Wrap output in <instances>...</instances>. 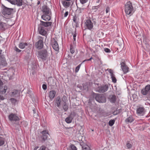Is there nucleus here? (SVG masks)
Returning <instances> with one entry per match:
<instances>
[{"instance_id":"obj_1","label":"nucleus","mask_w":150,"mask_h":150,"mask_svg":"<svg viewBox=\"0 0 150 150\" xmlns=\"http://www.w3.org/2000/svg\"><path fill=\"white\" fill-rule=\"evenodd\" d=\"M41 11L43 14L41 18L45 21H50L51 19L52 12L49 8L47 6L44 5L42 7Z\"/></svg>"},{"instance_id":"obj_2","label":"nucleus","mask_w":150,"mask_h":150,"mask_svg":"<svg viewBox=\"0 0 150 150\" xmlns=\"http://www.w3.org/2000/svg\"><path fill=\"white\" fill-rule=\"evenodd\" d=\"M125 11L126 14L132 15L134 12V11L130 1L127 2L125 5Z\"/></svg>"},{"instance_id":"obj_3","label":"nucleus","mask_w":150,"mask_h":150,"mask_svg":"<svg viewBox=\"0 0 150 150\" xmlns=\"http://www.w3.org/2000/svg\"><path fill=\"white\" fill-rule=\"evenodd\" d=\"M13 10V8H9L3 6L2 7V13L6 18H9L10 16H9L12 13Z\"/></svg>"},{"instance_id":"obj_4","label":"nucleus","mask_w":150,"mask_h":150,"mask_svg":"<svg viewBox=\"0 0 150 150\" xmlns=\"http://www.w3.org/2000/svg\"><path fill=\"white\" fill-rule=\"evenodd\" d=\"M95 99L100 103H105L106 101V98L103 94H96Z\"/></svg>"},{"instance_id":"obj_5","label":"nucleus","mask_w":150,"mask_h":150,"mask_svg":"<svg viewBox=\"0 0 150 150\" xmlns=\"http://www.w3.org/2000/svg\"><path fill=\"white\" fill-rule=\"evenodd\" d=\"M48 56L46 50H43L38 52V57L43 60H46Z\"/></svg>"},{"instance_id":"obj_6","label":"nucleus","mask_w":150,"mask_h":150,"mask_svg":"<svg viewBox=\"0 0 150 150\" xmlns=\"http://www.w3.org/2000/svg\"><path fill=\"white\" fill-rule=\"evenodd\" d=\"M109 88V86L108 84L102 85L97 88L96 91L100 93H104L107 91Z\"/></svg>"},{"instance_id":"obj_7","label":"nucleus","mask_w":150,"mask_h":150,"mask_svg":"<svg viewBox=\"0 0 150 150\" xmlns=\"http://www.w3.org/2000/svg\"><path fill=\"white\" fill-rule=\"evenodd\" d=\"M39 39L38 41L35 44V47L38 49H41L43 46V38L41 36H39L38 37Z\"/></svg>"},{"instance_id":"obj_8","label":"nucleus","mask_w":150,"mask_h":150,"mask_svg":"<svg viewBox=\"0 0 150 150\" xmlns=\"http://www.w3.org/2000/svg\"><path fill=\"white\" fill-rule=\"evenodd\" d=\"M19 47L21 49L24 48L27 49V50H25V51L27 53L30 51V48L29 47V45L26 42H20L19 45Z\"/></svg>"},{"instance_id":"obj_9","label":"nucleus","mask_w":150,"mask_h":150,"mask_svg":"<svg viewBox=\"0 0 150 150\" xmlns=\"http://www.w3.org/2000/svg\"><path fill=\"white\" fill-rule=\"evenodd\" d=\"M85 25L86 29L91 30L93 29V23L90 19H88L85 22Z\"/></svg>"},{"instance_id":"obj_10","label":"nucleus","mask_w":150,"mask_h":150,"mask_svg":"<svg viewBox=\"0 0 150 150\" xmlns=\"http://www.w3.org/2000/svg\"><path fill=\"white\" fill-rule=\"evenodd\" d=\"M8 118L9 120L11 121H19L20 120V118L16 114L14 113H11L9 115Z\"/></svg>"},{"instance_id":"obj_11","label":"nucleus","mask_w":150,"mask_h":150,"mask_svg":"<svg viewBox=\"0 0 150 150\" xmlns=\"http://www.w3.org/2000/svg\"><path fill=\"white\" fill-rule=\"evenodd\" d=\"M143 95L148 94L150 98V85L146 86L144 89H143L141 91Z\"/></svg>"},{"instance_id":"obj_12","label":"nucleus","mask_w":150,"mask_h":150,"mask_svg":"<svg viewBox=\"0 0 150 150\" xmlns=\"http://www.w3.org/2000/svg\"><path fill=\"white\" fill-rule=\"evenodd\" d=\"M51 45L54 50L57 51L59 50V47L58 43L54 38H53L52 40Z\"/></svg>"},{"instance_id":"obj_13","label":"nucleus","mask_w":150,"mask_h":150,"mask_svg":"<svg viewBox=\"0 0 150 150\" xmlns=\"http://www.w3.org/2000/svg\"><path fill=\"white\" fill-rule=\"evenodd\" d=\"M121 67L124 74H126L129 71V68L126 64L125 62H122L120 63Z\"/></svg>"},{"instance_id":"obj_14","label":"nucleus","mask_w":150,"mask_h":150,"mask_svg":"<svg viewBox=\"0 0 150 150\" xmlns=\"http://www.w3.org/2000/svg\"><path fill=\"white\" fill-rule=\"evenodd\" d=\"M46 28L44 27H42L39 25H38V29L39 33L43 35H45L47 32L46 31Z\"/></svg>"},{"instance_id":"obj_15","label":"nucleus","mask_w":150,"mask_h":150,"mask_svg":"<svg viewBox=\"0 0 150 150\" xmlns=\"http://www.w3.org/2000/svg\"><path fill=\"white\" fill-rule=\"evenodd\" d=\"M42 135L41 137L42 139V142H45L46 140L48 137V135L49 134L47 130H44L41 132Z\"/></svg>"},{"instance_id":"obj_16","label":"nucleus","mask_w":150,"mask_h":150,"mask_svg":"<svg viewBox=\"0 0 150 150\" xmlns=\"http://www.w3.org/2000/svg\"><path fill=\"white\" fill-rule=\"evenodd\" d=\"M44 22L43 21L40 20V23L39 25L42 27H44L45 28L49 27L51 26L52 25V22Z\"/></svg>"},{"instance_id":"obj_17","label":"nucleus","mask_w":150,"mask_h":150,"mask_svg":"<svg viewBox=\"0 0 150 150\" xmlns=\"http://www.w3.org/2000/svg\"><path fill=\"white\" fill-rule=\"evenodd\" d=\"M108 99L111 103H115L116 101L117 97L115 95H110L109 96Z\"/></svg>"},{"instance_id":"obj_18","label":"nucleus","mask_w":150,"mask_h":150,"mask_svg":"<svg viewBox=\"0 0 150 150\" xmlns=\"http://www.w3.org/2000/svg\"><path fill=\"white\" fill-rule=\"evenodd\" d=\"M144 108L143 107H139L137 110V113L141 116L143 115L144 114Z\"/></svg>"},{"instance_id":"obj_19","label":"nucleus","mask_w":150,"mask_h":150,"mask_svg":"<svg viewBox=\"0 0 150 150\" xmlns=\"http://www.w3.org/2000/svg\"><path fill=\"white\" fill-rule=\"evenodd\" d=\"M108 71L110 74L112 82L114 83H116L117 82V79L115 77V75L113 74L112 70L111 69H109Z\"/></svg>"},{"instance_id":"obj_20","label":"nucleus","mask_w":150,"mask_h":150,"mask_svg":"<svg viewBox=\"0 0 150 150\" xmlns=\"http://www.w3.org/2000/svg\"><path fill=\"white\" fill-rule=\"evenodd\" d=\"M80 145L81 146L82 150H90L89 147L83 142H81Z\"/></svg>"},{"instance_id":"obj_21","label":"nucleus","mask_w":150,"mask_h":150,"mask_svg":"<svg viewBox=\"0 0 150 150\" xmlns=\"http://www.w3.org/2000/svg\"><path fill=\"white\" fill-rule=\"evenodd\" d=\"M55 103L56 104L57 107H59L60 105L62 100L59 96L57 97L54 100Z\"/></svg>"},{"instance_id":"obj_22","label":"nucleus","mask_w":150,"mask_h":150,"mask_svg":"<svg viewBox=\"0 0 150 150\" xmlns=\"http://www.w3.org/2000/svg\"><path fill=\"white\" fill-rule=\"evenodd\" d=\"M7 89L8 87L6 86H5L4 87H0V93L2 94H3L5 93L6 92Z\"/></svg>"},{"instance_id":"obj_23","label":"nucleus","mask_w":150,"mask_h":150,"mask_svg":"<svg viewBox=\"0 0 150 150\" xmlns=\"http://www.w3.org/2000/svg\"><path fill=\"white\" fill-rule=\"evenodd\" d=\"M6 24L4 23L0 22V30L2 31L4 30L5 29L8 28Z\"/></svg>"},{"instance_id":"obj_24","label":"nucleus","mask_w":150,"mask_h":150,"mask_svg":"<svg viewBox=\"0 0 150 150\" xmlns=\"http://www.w3.org/2000/svg\"><path fill=\"white\" fill-rule=\"evenodd\" d=\"M56 93V92L54 90H52L50 92L49 96L51 100H52L53 99Z\"/></svg>"},{"instance_id":"obj_25","label":"nucleus","mask_w":150,"mask_h":150,"mask_svg":"<svg viewBox=\"0 0 150 150\" xmlns=\"http://www.w3.org/2000/svg\"><path fill=\"white\" fill-rule=\"evenodd\" d=\"M69 1L65 0L62 1V4L65 8H67L71 4V2Z\"/></svg>"},{"instance_id":"obj_26","label":"nucleus","mask_w":150,"mask_h":150,"mask_svg":"<svg viewBox=\"0 0 150 150\" xmlns=\"http://www.w3.org/2000/svg\"><path fill=\"white\" fill-rule=\"evenodd\" d=\"M134 120V118H133V117L130 115L127 117L125 120V122L126 123H131Z\"/></svg>"},{"instance_id":"obj_27","label":"nucleus","mask_w":150,"mask_h":150,"mask_svg":"<svg viewBox=\"0 0 150 150\" xmlns=\"http://www.w3.org/2000/svg\"><path fill=\"white\" fill-rule=\"evenodd\" d=\"M73 22L75 23L76 25L78 24V22L79 20L78 16L77 15L75 14L73 17Z\"/></svg>"},{"instance_id":"obj_28","label":"nucleus","mask_w":150,"mask_h":150,"mask_svg":"<svg viewBox=\"0 0 150 150\" xmlns=\"http://www.w3.org/2000/svg\"><path fill=\"white\" fill-rule=\"evenodd\" d=\"M132 147V144L130 141H127L126 143L125 148L127 149H131Z\"/></svg>"},{"instance_id":"obj_29","label":"nucleus","mask_w":150,"mask_h":150,"mask_svg":"<svg viewBox=\"0 0 150 150\" xmlns=\"http://www.w3.org/2000/svg\"><path fill=\"white\" fill-rule=\"evenodd\" d=\"M73 119L72 117L71 116L69 115L65 120L66 122L67 123H70L72 122Z\"/></svg>"},{"instance_id":"obj_30","label":"nucleus","mask_w":150,"mask_h":150,"mask_svg":"<svg viewBox=\"0 0 150 150\" xmlns=\"http://www.w3.org/2000/svg\"><path fill=\"white\" fill-rule=\"evenodd\" d=\"M15 4L18 6H21L22 5V0H16Z\"/></svg>"},{"instance_id":"obj_31","label":"nucleus","mask_w":150,"mask_h":150,"mask_svg":"<svg viewBox=\"0 0 150 150\" xmlns=\"http://www.w3.org/2000/svg\"><path fill=\"white\" fill-rule=\"evenodd\" d=\"M63 108L65 111H67L68 108V105H67L66 102H65L63 103Z\"/></svg>"},{"instance_id":"obj_32","label":"nucleus","mask_w":150,"mask_h":150,"mask_svg":"<svg viewBox=\"0 0 150 150\" xmlns=\"http://www.w3.org/2000/svg\"><path fill=\"white\" fill-rule=\"evenodd\" d=\"M4 144V139L2 137H0V146Z\"/></svg>"},{"instance_id":"obj_33","label":"nucleus","mask_w":150,"mask_h":150,"mask_svg":"<svg viewBox=\"0 0 150 150\" xmlns=\"http://www.w3.org/2000/svg\"><path fill=\"white\" fill-rule=\"evenodd\" d=\"M115 122V120H111L109 121V125L110 126H112L114 124Z\"/></svg>"},{"instance_id":"obj_34","label":"nucleus","mask_w":150,"mask_h":150,"mask_svg":"<svg viewBox=\"0 0 150 150\" xmlns=\"http://www.w3.org/2000/svg\"><path fill=\"white\" fill-rule=\"evenodd\" d=\"M117 43L118 45L120 47H121L123 45V41L121 40L120 41L119 40L117 41Z\"/></svg>"},{"instance_id":"obj_35","label":"nucleus","mask_w":150,"mask_h":150,"mask_svg":"<svg viewBox=\"0 0 150 150\" xmlns=\"http://www.w3.org/2000/svg\"><path fill=\"white\" fill-rule=\"evenodd\" d=\"M70 148V150H77V148L74 144L71 145Z\"/></svg>"},{"instance_id":"obj_36","label":"nucleus","mask_w":150,"mask_h":150,"mask_svg":"<svg viewBox=\"0 0 150 150\" xmlns=\"http://www.w3.org/2000/svg\"><path fill=\"white\" fill-rule=\"evenodd\" d=\"M76 30H75L74 32V34L72 33V34L73 35V43H74V42L76 41Z\"/></svg>"},{"instance_id":"obj_37","label":"nucleus","mask_w":150,"mask_h":150,"mask_svg":"<svg viewBox=\"0 0 150 150\" xmlns=\"http://www.w3.org/2000/svg\"><path fill=\"white\" fill-rule=\"evenodd\" d=\"M81 65V64H80L76 67L75 69V72L76 73H77L78 72Z\"/></svg>"},{"instance_id":"obj_38","label":"nucleus","mask_w":150,"mask_h":150,"mask_svg":"<svg viewBox=\"0 0 150 150\" xmlns=\"http://www.w3.org/2000/svg\"><path fill=\"white\" fill-rule=\"evenodd\" d=\"M83 88L85 90L88 91V86L86 83H84L83 85Z\"/></svg>"},{"instance_id":"obj_39","label":"nucleus","mask_w":150,"mask_h":150,"mask_svg":"<svg viewBox=\"0 0 150 150\" xmlns=\"http://www.w3.org/2000/svg\"><path fill=\"white\" fill-rule=\"evenodd\" d=\"M99 7V5L93 6L92 7V9L94 10L95 11H96L98 9Z\"/></svg>"},{"instance_id":"obj_40","label":"nucleus","mask_w":150,"mask_h":150,"mask_svg":"<svg viewBox=\"0 0 150 150\" xmlns=\"http://www.w3.org/2000/svg\"><path fill=\"white\" fill-rule=\"evenodd\" d=\"M18 91L17 90H14L13 92H12V95H15L18 94Z\"/></svg>"},{"instance_id":"obj_41","label":"nucleus","mask_w":150,"mask_h":150,"mask_svg":"<svg viewBox=\"0 0 150 150\" xmlns=\"http://www.w3.org/2000/svg\"><path fill=\"white\" fill-rule=\"evenodd\" d=\"M10 100L11 103L13 104H15L16 101V99L14 98H11L10 99Z\"/></svg>"},{"instance_id":"obj_42","label":"nucleus","mask_w":150,"mask_h":150,"mask_svg":"<svg viewBox=\"0 0 150 150\" xmlns=\"http://www.w3.org/2000/svg\"><path fill=\"white\" fill-rule=\"evenodd\" d=\"M88 1V0H79L80 3L82 4L87 2Z\"/></svg>"},{"instance_id":"obj_43","label":"nucleus","mask_w":150,"mask_h":150,"mask_svg":"<svg viewBox=\"0 0 150 150\" xmlns=\"http://www.w3.org/2000/svg\"><path fill=\"white\" fill-rule=\"evenodd\" d=\"M76 115V113L75 112H71L70 116H71L73 118L75 117Z\"/></svg>"},{"instance_id":"obj_44","label":"nucleus","mask_w":150,"mask_h":150,"mask_svg":"<svg viewBox=\"0 0 150 150\" xmlns=\"http://www.w3.org/2000/svg\"><path fill=\"white\" fill-rule=\"evenodd\" d=\"M104 51L107 53H110L111 52L110 50L108 48H105Z\"/></svg>"},{"instance_id":"obj_45","label":"nucleus","mask_w":150,"mask_h":150,"mask_svg":"<svg viewBox=\"0 0 150 150\" xmlns=\"http://www.w3.org/2000/svg\"><path fill=\"white\" fill-rule=\"evenodd\" d=\"M46 147L44 146H42L38 150H45Z\"/></svg>"},{"instance_id":"obj_46","label":"nucleus","mask_w":150,"mask_h":150,"mask_svg":"<svg viewBox=\"0 0 150 150\" xmlns=\"http://www.w3.org/2000/svg\"><path fill=\"white\" fill-rule=\"evenodd\" d=\"M15 50L18 52H20L21 51V50L19 49L17 47H16L15 48Z\"/></svg>"},{"instance_id":"obj_47","label":"nucleus","mask_w":150,"mask_h":150,"mask_svg":"<svg viewBox=\"0 0 150 150\" xmlns=\"http://www.w3.org/2000/svg\"><path fill=\"white\" fill-rule=\"evenodd\" d=\"M42 87L43 89L45 90L47 89V86L45 84H44L42 85Z\"/></svg>"},{"instance_id":"obj_48","label":"nucleus","mask_w":150,"mask_h":150,"mask_svg":"<svg viewBox=\"0 0 150 150\" xmlns=\"http://www.w3.org/2000/svg\"><path fill=\"white\" fill-rule=\"evenodd\" d=\"M66 99H67L66 97L65 96H64L62 98V100L63 102H64V103L65 102H66Z\"/></svg>"},{"instance_id":"obj_49","label":"nucleus","mask_w":150,"mask_h":150,"mask_svg":"<svg viewBox=\"0 0 150 150\" xmlns=\"http://www.w3.org/2000/svg\"><path fill=\"white\" fill-rule=\"evenodd\" d=\"M70 52L72 54L74 53V50L71 47H70Z\"/></svg>"},{"instance_id":"obj_50","label":"nucleus","mask_w":150,"mask_h":150,"mask_svg":"<svg viewBox=\"0 0 150 150\" xmlns=\"http://www.w3.org/2000/svg\"><path fill=\"white\" fill-rule=\"evenodd\" d=\"M69 14V12L68 11H66L64 14V17H66L68 16Z\"/></svg>"},{"instance_id":"obj_51","label":"nucleus","mask_w":150,"mask_h":150,"mask_svg":"<svg viewBox=\"0 0 150 150\" xmlns=\"http://www.w3.org/2000/svg\"><path fill=\"white\" fill-rule=\"evenodd\" d=\"M110 11V8L109 7H107L106 9V13H108Z\"/></svg>"},{"instance_id":"obj_52","label":"nucleus","mask_w":150,"mask_h":150,"mask_svg":"<svg viewBox=\"0 0 150 150\" xmlns=\"http://www.w3.org/2000/svg\"><path fill=\"white\" fill-rule=\"evenodd\" d=\"M4 99V98L2 96L0 95V100H3Z\"/></svg>"},{"instance_id":"obj_53","label":"nucleus","mask_w":150,"mask_h":150,"mask_svg":"<svg viewBox=\"0 0 150 150\" xmlns=\"http://www.w3.org/2000/svg\"><path fill=\"white\" fill-rule=\"evenodd\" d=\"M84 9L83 8H79L80 12L81 13L82 12V11H83Z\"/></svg>"},{"instance_id":"obj_54","label":"nucleus","mask_w":150,"mask_h":150,"mask_svg":"<svg viewBox=\"0 0 150 150\" xmlns=\"http://www.w3.org/2000/svg\"><path fill=\"white\" fill-rule=\"evenodd\" d=\"M3 85V83L2 81L0 80V87H1V86Z\"/></svg>"},{"instance_id":"obj_55","label":"nucleus","mask_w":150,"mask_h":150,"mask_svg":"<svg viewBox=\"0 0 150 150\" xmlns=\"http://www.w3.org/2000/svg\"><path fill=\"white\" fill-rule=\"evenodd\" d=\"M90 61V60H89V59H85V60H84L83 61V62H85V61Z\"/></svg>"},{"instance_id":"obj_56","label":"nucleus","mask_w":150,"mask_h":150,"mask_svg":"<svg viewBox=\"0 0 150 150\" xmlns=\"http://www.w3.org/2000/svg\"><path fill=\"white\" fill-rule=\"evenodd\" d=\"M38 147L37 146V147H35V148H34V150H37V149H38Z\"/></svg>"},{"instance_id":"obj_57","label":"nucleus","mask_w":150,"mask_h":150,"mask_svg":"<svg viewBox=\"0 0 150 150\" xmlns=\"http://www.w3.org/2000/svg\"><path fill=\"white\" fill-rule=\"evenodd\" d=\"M40 1H38V3H37L38 5L39 4H40Z\"/></svg>"},{"instance_id":"obj_58","label":"nucleus","mask_w":150,"mask_h":150,"mask_svg":"<svg viewBox=\"0 0 150 150\" xmlns=\"http://www.w3.org/2000/svg\"><path fill=\"white\" fill-rule=\"evenodd\" d=\"M93 59L92 57H91L90 59H89V60L90 61L91 60Z\"/></svg>"},{"instance_id":"obj_59","label":"nucleus","mask_w":150,"mask_h":150,"mask_svg":"<svg viewBox=\"0 0 150 150\" xmlns=\"http://www.w3.org/2000/svg\"><path fill=\"white\" fill-rule=\"evenodd\" d=\"M144 42H145V43H146V40H144V41H143Z\"/></svg>"},{"instance_id":"obj_60","label":"nucleus","mask_w":150,"mask_h":150,"mask_svg":"<svg viewBox=\"0 0 150 150\" xmlns=\"http://www.w3.org/2000/svg\"><path fill=\"white\" fill-rule=\"evenodd\" d=\"M33 110L34 113H35V110Z\"/></svg>"},{"instance_id":"obj_61","label":"nucleus","mask_w":150,"mask_h":150,"mask_svg":"<svg viewBox=\"0 0 150 150\" xmlns=\"http://www.w3.org/2000/svg\"><path fill=\"white\" fill-rule=\"evenodd\" d=\"M100 0H98V1L97 2H99L100 1Z\"/></svg>"}]
</instances>
